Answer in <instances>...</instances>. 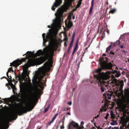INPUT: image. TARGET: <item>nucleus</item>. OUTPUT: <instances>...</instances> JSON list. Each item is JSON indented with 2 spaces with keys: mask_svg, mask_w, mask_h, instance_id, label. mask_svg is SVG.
Instances as JSON below:
<instances>
[{
  "mask_svg": "<svg viewBox=\"0 0 129 129\" xmlns=\"http://www.w3.org/2000/svg\"><path fill=\"white\" fill-rule=\"evenodd\" d=\"M29 93V94H27L25 98L26 101L25 106H22V108H20L13 112L11 114L10 117L6 119L4 117H0V129H4L7 122H8L12 120H16L17 118V115L21 116L24 113H26L33 110L35 106L33 104L34 100L40 94V92L38 90H36L35 93H33L31 91Z\"/></svg>",
  "mask_w": 129,
  "mask_h": 129,
  "instance_id": "obj_1",
  "label": "nucleus"
},
{
  "mask_svg": "<svg viewBox=\"0 0 129 129\" xmlns=\"http://www.w3.org/2000/svg\"><path fill=\"white\" fill-rule=\"evenodd\" d=\"M99 67L95 69V72L97 74L94 75V77L96 80L95 84L97 83L99 86H101V92L104 91L105 86V73H101L102 70L105 69V58L103 56L100 57L98 60Z\"/></svg>",
  "mask_w": 129,
  "mask_h": 129,
  "instance_id": "obj_2",
  "label": "nucleus"
},
{
  "mask_svg": "<svg viewBox=\"0 0 129 129\" xmlns=\"http://www.w3.org/2000/svg\"><path fill=\"white\" fill-rule=\"evenodd\" d=\"M48 63L47 62L45 63L44 65L45 67H43L40 68L38 73L35 75L34 78L32 80V81L34 82V81H37V79H38L39 82L38 84V85L39 87L43 90L44 88V86H46V84H43V83L41 82V81H44L43 83H46L47 80L46 78H45V80H42L43 77L46 76V67L47 66Z\"/></svg>",
  "mask_w": 129,
  "mask_h": 129,
  "instance_id": "obj_3",
  "label": "nucleus"
},
{
  "mask_svg": "<svg viewBox=\"0 0 129 129\" xmlns=\"http://www.w3.org/2000/svg\"><path fill=\"white\" fill-rule=\"evenodd\" d=\"M55 47L52 46L50 48L49 51V52H46L44 56H41L40 58L36 59H30L28 60V63L30 65L34 64L36 62H38L40 64L43 63L45 61L52 57L55 51H56Z\"/></svg>",
  "mask_w": 129,
  "mask_h": 129,
  "instance_id": "obj_4",
  "label": "nucleus"
},
{
  "mask_svg": "<svg viewBox=\"0 0 129 129\" xmlns=\"http://www.w3.org/2000/svg\"><path fill=\"white\" fill-rule=\"evenodd\" d=\"M115 73V77H118L121 75L120 72L119 71H117L115 70L113 71H107L105 72V83L110 84L112 83L113 81L111 80L115 78L114 76L112 74Z\"/></svg>",
  "mask_w": 129,
  "mask_h": 129,
  "instance_id": "obj_5",
  "label": "nucleus"
},
{
  "mask_svg": "<svg viewBox=\"0 0 129 129\" xmlns=\"http://www.w3.org/2000/svg\"><path fill=\"white\" fill-rule=\"evenodd\" d=\"M128 121L127 119L124 116L120 117V122L122 125H120V129H123V127H125L124 129H125L127 127L126 123Z\"/></svg>",
  "mask_w": 129,
  "mask_h": 129,
  "instance_id": "obj_6",
  "label": "nucleus"
},
{
  "mask_svg": "<svg viewBox=\"0 0 129 129\" xmlns=\"http://www.w3.org/2000/svg\"><path fill=\"white\" fill-rule=\"evenodd\" d=\"M27 59L26 58H23L21 60L19 59L18 60L14 61L12 63H11L10 66H13L15 67H17L22 62L25 61V60Z\"/></svg>",
  "mask_w": 129,
  "mask_h": 129,
  "instance_id": "obj_7",
  "label": "nucleus"
},
{
  "mask_svg": "<svg viewBox=\"0 0 129 129\" xmlns=\"http://www.w3.org/2000/svg\"><path fill=\"white\" fill-rule=\"evenodd\" d=\"M46 34L45 33H43L42 35L43 38V45L45 46V43L46 42L50 40L51 37L50 35L47 34L45 37Z\"/></svg>",
  "mask_w": 129,
  "mask_h": 129,
  "instance_id": "obj_8",
  "label": "nucleus"
},
{
  "mask_svg": "<svg viewBox=\"0 0 129 129\" xmlns=\"http://www.w3.org/2000/svg\"><path fill=\"white\" fill-rule=\"evenodd\" d=\"M79 127L78 124L72 122L69 124L67 128L68 129H74V128L78 129Z\"/></svg>",
  "mask_w": 129,
  "mask_h": 129,
  "instance_id": "obj_9",
  "label": "nucleus"
},
{
  "mask_svg": "<svg viewBox=\"0 0 129 129\" xmlns=\"http://www.w3.org/2000/svg\"><path fill=\"white\" fill-rule=\"evenodd\" d=\"M113 66L111 62H107L105 60V71L107 70H110L113 71L112 67Z\"/></svg>",
  "mask_w": 129,
  "mask_h": 129,
  "instance_id": "obj_10",
  "label": "nucleus"
},
{
  "mask_svg": "<svg viewBox=\"0 0 129 129\" xmlns=\"http://www.w3.org/2000/svg\"><path fill=\"white\" fill-rule=\"evenodd\" d=\"M103 101L102 102V103H104V104L103 106H102V108L100 109V111L101 112L105 111V101H104L105 100V93L103 94Z\"/></svg>",
  "mask_w": 129,
  "mask_h": 129,
  "instance_id": "obj_11",
  "label": "nucleus"
},
{
  "mask_svg": "<svg viewBox=\"0 0 129 129\" xmlns=\"http://www.w3.org/2000/svg\"><path fill=\"white\" fill-rule=\"evenodd\" d=\"M65 23L66 27L68 28H71L73 25V23L70 20H69L67 23L66 20L65 21Z\"/></svg>",
  "mask_w": 129,
  "mask_h": 129,
  "instance_id": "obj_12",
  "label": "nucleus"
},
{
  "mask_svg": "<svg viewBox=\"0 0 129 129\" xmlns=\"http://www.w3.org/2000/svg\"><path fill=\"white\" fill-rule=\"evenodd\" d=\"M55 2L54 3L53 6L52 7L51 9L53 11H54L55 9V8H54V7H57L59 5V3L58 1H57V0H55Z\"/></svg>",
  "mask_w": 129,
  "mask_h": 129,
  "instance_id": "obj_13",
  "label": "nucleus"
},
{
  "mask_svg": "<svg viewBox=\"0 0 129 129\" xmlns=\"http://www.w3.org/2000/svg\"><path fill=\"white\" fill-rule=\"evenodd\" d=\"M43 53V51L41 50H39L37 51V52L35 54V56L37 57V56H40L41 55H42Z\"/></svg>",
  "mask_w": 129,
  "mask_h": 129,
  "instance_id": "obj_14",
  "label": "nucleus"
},
{
  "mask_svg": "<svg viewBox=\"0 0 129 129\" xmlns=\"http://www.w3.org/2000/svg\"><path fill=\"white\" fill-rule=\"evenodd\" d=\"M10 85V86L12 89L13 92L14 94H15L16 90V88L15 86L12 83H11Z\"/></svg>",
  "mask_w": 129,
  "mask_h": 129,
  "instance_id": "obj_15",
  "label": "nucleus"
},
{
  "mask_svg": "<svg viewBox=\"0 0 129 129\" xmlns=\"http://www.w3.org/2000/svg\"><path fill=\"white\" fill-rule=\"evenodd\" d=\"M94 0H92L91 2V6L89 11V14H91L92 11V10L94 5Z\"/></svg>",
  "mask_w": 129,
  "mask_h": 129,
  "instance_id": "obj_16",
  "label": "nucleus"
},
{
  "mask_svg": "<svg viewBox=\"0 0 129 129\" xmlns=\"http://www.w3.org/2000/svg\"><path fill=\"white\" fill-rule=\"evenodd\" d=\"M106 95H107L108 96H111V93L109 94V93H108L106 92H105V96ZM106 96H105V107L106 106V105H107V101H108V100L106 98Z\"/></svg>",
  "mask_w": 129,
  "mask_h": 129,
  "instance_id": "obj_17",
  "label": "nucleus"
},
{
  "mask_svg": "<svg viewBox=\"0 0 129 129\" xmlns=\"http://www.w3.org/2000/svg\"><path fill=\"white\" fill-rule=\"evenodd\" d=\"M20 93H19V94L20 95V96L21 97L23 96L24 93V90L23 89V88L21 89V88H20Z\"/></svg>",
  "mask_w": 129,
  "mask_h": 129,
  "instance_id": "obj_18",
  "label": "nucleus"
},
{
  "mask_svg": "<svg viewBox=\"0 0 129 129\" xmlns=\"http://www.w3.org/2000/svg\"><path fill=\"white\" fill-rule=\"evenodd\" d=\"M27 55H26V56H27V57L28 58H29L31 56V54L33 53V52L32 53L30 51H28L27 52Z\"/></svg>",
  "mask_w": 129,
  "mask_h": 129,
  "instance_id": "obj_19",
  "label": "nucleus"
},
{
  "mask_svg": "<svg viewBox=\"0 0 129 129\" xmlns=\"http://www.w3.org/2000/svg\"><path fill=\"white\" fill-rule=\"evenodd\" d=\"M79 41L78 40H77V42H76V45H75V47L74 48V50H75V51H76L77 50V47H78V43Z\"/></svg>",
  "mask_w": 129,
  "mask_h": 129,
  "instance_id": "obj_20",
  "label": "nucleus"
},
{
  "mask_svg": "<svg viewBox=\"0 0 129 129\" xmlns=\"http://www.w3.org/2000/svg\"><path fill=\"white\" fill-rule=\"evenodd\" d=\"M11 71L12 72H13V70L12 69V67L10 68H9V69L8 70V71L7 72V73H6V75H7V76H8V73L9 72H10Z\"/></svg>",
  "mask_w": 129,
  "mask_h": 129,
  "instance_id": "obj_21",
  "label": "nucleus"
},
{
  "mask_svg": "<svg viewBox=\"0 0 129 129\" xmlns=\"http://www.w3.org/2000/svg\"><path fill=\"white\" fill-rule=\"evenodd\" d=\"M75 0H68V3L69 5H72V2L74 1Z\"/></svg>",
  "mask_w": 129,
  "mask_h": 129,
  "instance_id": "obj_22",
  "label": "nucleus"
},
{
  "mask_svg": "<svg viewBox=\"0 0 129 129\" xmlns=\"http://www.w3.org/2000/svg\"><path fill=\"white\" fill-rule=\"evenodd\" d=\"M116 11V10L115 9H113L111 10L109 12L110 13L112 14H113L115 13Z\"/></svg>",
  "mask_w": 129,
  "mask_h": 129,
  "instance_id": "obj_23",
  "label": "nucleus"
},
{
  "mask_svg": "<svg viewBox=\"0 0 129 129\" xmlns=\"http://www.w3.org/2000/svg\"><path fill=\"white\" fill-rule=\"evenodd\" d=\"M110 112H111L110 115L111 116V118L112 119H114V118L115 117L114 115V114L113 113V111H111Z\"/></svg>",
  "mask_w": 129,
  "mask_h": 129,
  "instance_id": "obj_24",
  "label": "nucleus"
},
{
  "mask_svg": "<svg viewBox=\"0 0 129 129\" xmlns=\"http://www.w3.org/2000/svg\"><path fill=\"white\" fill-rule=\"evenodd\" d=\"M23 68L25 69L28 68L29 67V64L27 63H26L23 66Z\"/></svg>",
  "mask_w": 129,
  "mask_h": 129,
  "instance_id": "obj_25",
  "label": "nucleus"
},
{
  "mask_svg": "<svg viewBox=\"0 0 129 129\" xmlns=\"http://www.w3.org/2000/svg\"><path fill=\"white\" fill-rule=\"evenodd\" d=\"M111 45H109V47L107 48L106 49V52H108V51H109L110 49L111 48Z\"/></svg>",
  "mask_w": 129,
  "mask_h": 129,
  "instance_id": "obj_26",
  "label": "nucleus"
},
{
  "mask_svg": "<svg viewBox=\"0 0 129 129\" xmlns=\"http://www.w3.org/2000/svg\"><path fill=\"white\" fill-rule=\"evenodd\" d=\"M111 124L112 125H114L116 124V122L115 120H113V121L111 123Z\"/></svg>",
  "mask_w": 129,
  "mask_h": 129,
  "instance_id": "obj_27",
  "label": "nucleus"
},
{
  "mask_svg": "<svg viewBox=\"0 0 129 129\" xmlns=\"http://www.w3.org/2000/svg\"><path fill=\"white\" fill-rule=\"evenodd\" d=\"M81 2H80V1H79L78 2L77 6V8H78L80 6L81 4Z\"/></svg>",
  "mask_w": 129,
  "mask_h": 129,
  "instance_id": "obj_28",
  "label": "nucleus"
},
{
  "mask_svg": "<svg viewBox=\"0 0 129 129\" xmlns=\"http://www.w3.org/2000/svg\"><path fill=\"white\" fill-rule=\"evenodd\" d=\"M57 11H58V13L57 14V16H60V9H58L57 10Z\"/></svg>",
  "mask_w": 129,
  "mask_h": 129,
  "instance_id": "obj_29",
  "label": "nucleus"
},
{
  "mask_svg": "<svg viewBox=\"0 0 129 129\" xmlns=\"http://www.w3.org/2000/svg\"><path fill=\"white\" fill-rule=\"evenodd\" d=\"M49 106H48L46 108H45L44 113H46L48 110L49 109Z\"/></svg>",
  "mask_w": 129,
  "mask_h": 129,
  "instance_id": "obj_30",
  "label": "nucleus"
},
{
  "mask_svg": "<svg viewBox=\"0 0 129 129\" xmlns=\"http://www.w3.org/2000/svg\"><path fill=\"white\" fill-rule=\"evenodd\" d=\"M53 121H54L52 120L48 122L47 124V125H50L53 122Z\"/></svg>",
  "mask_w": 129,
  "mask_h": 129,
  "instance_id": "obj_31",
  "label": "nucleus"
},
{
  "mask_svg": "<svg viewBox=\"0 0 129 129\" xmlns=\"http://www.w3.org/2000/svg\"><path fill=\"white\" fill-rule=\"evenodd\" d=\"M103 33L104 34V35L103 34V33H102V35L101 36V40H103V39L104 38V34H105V33L104 32H103Z\"/></svg>",
  "mask_w": 129,
  "mask_h": 129,
  "instance_id": "obj_32",
  "label": "nucleus"
},
{
  "mask_svg": "<svg viewBox=\"0 0 129 129\" xmlns=\"http://www.w3.org/2000/svg\"><path fill=\"white\" fill-rule=\"evenodd\" d=\"M7 77L9 78V79H10V82H12V77L11 76H9L8 75V76H7Z\"/></svg>",
  "mask_w": 129,
  "mask_h": 129,
  "instance_id": "obj_33",
  "label": "nucleus"
},
{
  "mask_svg": "<svg viewBox=\"0 0 129 129\" xmlns=\"http://www.w3.org/2000/svg\"><path fill=\"white\" fill-rule=\"evenodd\" d=\"M99 116V114H98L96 116L94 117L93 119V121L94 120V119H96V118H98Z\"/></svg>",
  "mask_w": 129,
  "mask_h": 129,
  "instance_id": "obj_34",
  "label": "nucleus"
},
{
  "mask_svg": "<svg viewBox=\"0 0 129 129\" xmlns=\"http://www.w3.org/2000/svg\"><path fill=\"white\" fill-rule=\"evenodd\" d=\"M72 46H70L69 45V47L68 52H69L72 49Z\"/></svg>",
  "mask_w": 129,
  "mask_h": 129,
  "instance_id": "obj_35",
  "label": "nucleus"
},
{
  "mask_svg": "<svg viewBox=\"0 0 129 129\" xmlns=\"http://www.w3.org/2000/svg\"><path fill=\"white\" fill-rule=\"evenodd\" d=\"M115 54V53L114 52H113L112 51H111L110 52V55H113Z\"/></svg>",
  "mask_w": 129,
  "mask_h": 129,
  "instance_id": "obj_36",
  "label": "nucleus"
},
{
  "mask_svg": "<svg viewBox=\"0 0 129 129\" xmlns=\"http://www.w3.org/2000/svg\"><path fill=\"white\" fill-rule=\"evenodd\" d=\"M19 104H20L19 103H17L16 102H15L14 103V105L15 106H18V105H19Z\"/></svg>",
  "mask_w": 129,
  "mask_h": 129,
  "instance_id": "obj_37",
  "label": "nucleus"
},
{
  "mask_svg": "<svg viewBox=\"0 0 129 129\" xmlns=\"http://www.w3.org/2000/svg\"><path fill=\"white\" fill-rule=\"evenodd\" d=\"M11 83V82H10H10H9V83L8 82V83H6V86L7 87V86H8V85H9L10 86Z\"/></svg>",
  "mask_w": 129,
  "mask_h": 129,
  "instance_id": "obj_38",
  "label": "nucleus"
},
{
  "mask_svg": "<svg viewBox=\"0 0 129 129\" xmlns=\"http://www.w3.org/2000/svg\"><path fill=\"white\" fill-rule=\"evenodd\" d=\"M2 100H3L4 101H6V102H8V99H6V98H5L4 99H2Z\"/></svg>",
  "mask_w": 129,
  "mask_h": 129,
  "instance_id": "obj_39",
  "label": "nucleus"
},
{
  "mask_svg": "<svg viewBox=\"0 0 129 129\" xmlns=\"http://www.w3.org/2000/svg\"><path fill=\"white\" fill-rule=\"evenodd\" d=\"M64 41H66L65 42H67V41H68V39H67V37H66L64 38Z\"/></svg>",
  "mask_w": 129,
  "mask_h": 129,
  "instance_id": "obj_40",
  "label": "nucleus"
},
{
  "mask_svg": "<svg viewBox=\"0 0 129 129\" xmlns=\"http://www.w3.org/2000/svg\"><path fill=\"white\" fill-rule=\"evenodd\" d=\"M56 117H55V116H54L53 117L52 120L53 121L56 118Z\"/></svg>",
  "mask_w": 129,
  "mask_h": 129,
  "instance_id": "obj_41",
  "label": "nucleus"
},
{
  "mask_svg": "<svg viewBox=\"0 0 129 129\" xmlns=\"http://www.w3.org/2000/svg\"><path fill=\"white\" fill-rule=\"evenodd\" d=\"M64 125H62V126H60V128L61 129H64Z\"/></svg>",
  "mask_w": 129,
  "mask_h": 129,
  "instance_id": "obj_42",
  "label": "nucleus"
},
{
  "mask_svg": "<svg viewBox=\"0 0 129 129\" xmlns=\"http://www.w3.org/2000/svg\"><path fill=\"white\" fill-rule=\"evenodd\" d=\"M74 38H72V40L70 43H73V42H74Z\"/></svg>",
  "mask_w": 129,
  "mask_h": 129,
  "instance_id": "obj_43",
  "label": "nucleus"
},
{
  "mask_svg": "<svg viewBox=\"0 0 129 129\" xmlns=\"http://www.w3.org/2000/svg\"><path fill=\"white\" fill-rule=\"evenodd\" d=\"M75 51V50H73V52H72V55H73L75 53V51Z\"/></svg>",
  "mask_w": 129,
  "mask_h": 129,
  "instance_id": "obj_44",
  "label": "nucleus"
},
{
  "mask_svg": "<svg viewBox=\"0 0 129 129\" xmlns=\"http://www.w3.org/2000/svg\"><path fill=\"white\" fill-rule=\"evenodd\" d=\"M68 104H69L70 105H71L72 104V102L71 101L70 102H68Z\"/></svg>",
  "mask_w": 129,
  "mask_h": 129,
  "instance_id": "obj_45",
  "label": "nucleus"
},
{
  "mask_svg": "<svg viewBox=\"0 0 129 129\" xmlns=\"http://www.w3.org/2000/svg\"><path fill=\"white\" fill-rule=\"evenodd\" d=\"M75 35V33H74L72 36V38H74V37Z\"/></svg>",
  "mask_w": 129,
  "mask_h": 129,
  "instance_id": "obj_46",
  "label": "nucleus"
},
{
  "mask_svg": "<svg viewBox=\"0 0 129 129\" xmlns=\"http://www.w3.org/2000/svg\"><path fill=\"white\" fill-rule=\"evenodd\" d=\"M105 31H106V30H105ZM106 32L108 34H109V30H108L107 29V31H106Z\"/></svg>",
  "mask_w": 129,
  "mask_h": 129,
  "instance_id": "obj_47",
  "label": "nucleus"
},
{
  "mask_svg": "<svg viewBox=\"0 0 129 129\" xmlns=\"http://www.w3.org/2000/svg\"><path fill=\"white\" fill-rule=\"evenodd\" d=\"M124 91L126 92H128V90L127 89H125Z\"/></svg>",
  "mask_w": 129,
  "mask_h": 129,
  "instance_id": "obj_48",
  "label": "nucleus"
},
{
  "mask_svg": "<svg viewBox=\"0 0 129 129\" xmlns=\"http://www.w3.org/2000/svg\"><path fill=\"white\" fill-rule=\"evenodd\" d=\"M5 79H6V80H7V81H8V82L9 83L10 81L6 77H5Z\"/></svg>",
  "mask_w": 129,
  "mask_h": 129,
  "instance_id": "obj_49",
  "label": "nucleus"
},
{
  "mask_svg": "<svg viewBox=\"0 0 129 129\" xmlns=\"http://www.w3.org/2000/svg\"><path fill=\"white\" fill-rule=\"evenodd\" d=\"M5 79H6V80H7V81H8V82L9 83L10 81L6 77H5Z\"/></svg>",
  "mask_w": 129,
  "mask_h": 129,
  "instance_id": "obj_50",
  "label": "nucleus"
},
{
  "mask_svg": "<svg viewBox=\"0 0 129 129\" xmlns=\"http://www.w3.org/2000/svg\"><path fill=\"white\" fill-rule=\"evenodd\" d=\"M107 98L108 99L110 100V99H111V96H108V98Z\"/></svg>",
  "mask_w": 129,
  "mask_h": 129,
  "instance_id": "obj_51",
  "label": "nucleus"
},
{
  "mask_svg": "<svg viewBox=\"0 0 129 129\" xmlns=\"http://www.w3.org/2000/svg\"><path fill=\"white\" fill-rule=\"evenodd\" d=\"M85 53H86V50H85L84 53H83V55H82V58L84 56V54Z\"/></svg>",
  "mask_w": 129,
  "mask_h": 129,
  "instance_id": "obj_52",
  "label": "nucleus"
},
{
  "mask_svg": "<svg viewBox=\"0 0 129 129\" xmlns=\"http://www.w3.org/2000/svg\"><path fill=\"white\" fill-rule=\"evenodd\" d=\"M14 74L15 75V76L16 77V78L17 77V75L16 74L15 72H14Z\"/></svg>",
  "mask_w": 129,
  "mask_h": 129,
  "instance_id": "obj_53",
  "label": "nucleus"
},
{
  "mask_svg": "<svg viewBox=\"0 0 129 129\" xmlns=\"http://www.w3.org/2000/svg\"><path fill=\"white\" fill-rule=\"evenodd\" d=\"M77 10V9H76V8H75V9H73V10H72V11H76Z\"/></svg>",
  "mask_w": 129,
  "mask_h": 129,
  "instance_id": "obj_54",
  "label": "nucleus"
},
{
  "mask_svg": "<svg viewBox=\"0 0 129 129\" xmlns=\"http://www.w3.org/2000/svg\"><path fill=\"white\" fill-rule=\"evenodd\" d=\"M123 46L122 45H121L120 46V47L121 48H123Z\"/></svg>",
  "mask_w": 129,
  "mask_h": 129,
  "instance_id": "obj_55",
  "label": "nucleus"
},
{
  "mask_svg": "<svg viewBox=\"0 0 129 129\" xmlns=\"http://www.w3.org/2000/svg\"><path fill=\"white\" fill-rule=\"evenodd\" d=\"M73 43H70V45L72 46Z\"/></svg>",
  "mask_w": 129,
  "mask_h": 129,
  "instance_id": "obj_56",
  "label": "nucleus"
},
{
  "mask_svg": "<svg viewBox=\"0 0 129 129\" xmlns=\"http://www.w3.org/2000/svg\"><path fill=\"white\" fill-rule=\"evenodd\" d=\"M7 87L8 88V90H10V89H11L10 88V87L9 86H7Z\"/></svg>",
  "mask_w": 129,
  "mask_h": 129,
  "instance_id": "obj_57",
  "label": "nucleus"
},
{
  "mask_svg": "<svg viewBox=\"0 0 129 129\" xmlns=\"http://www.w3.org/2000/svg\"><path fill=\"white\" fill-rule=\"evenodd\" d=\"M67 114L69 115H71V114L70 113V112H68L67 113Z\"/></svg>",
  "mask_w": 129,
  "mask_h": 129,
  "instance_id": "obj_58",
  "label": "nucleus"
},
{
  "mask_svg": "<svg viewBox=\"0 0 129 129\" xmlns=\"http://www.w3.org/2000/svg\"><path fill=\"white\" fill-rule=\"evenodd\" d=\"M58 114L57 113H56L55 114V115L54 116H55V117H56V116L58 115Z\"/></svg>",
  "mask_w": 129,
  "mask_h": 129,
  "instance_id": "obj_59",
  "label": "nucleus"
},
{
  "mask_svg": "<svg viewBox=\"0 0 129 129\" xmlns=\"http://www.w3.org/2000/svg\"><path fill=\"white\" fill-rule=\"evenodd\" d=\"M81 124H84V123H83V122L82 121H81Z\"/></svg>",
  "mask_w": 129,
  "mask_h": 129,
  "instance_id": "obj_60",
  "label": "nucleus"
},
{
  "mask_svg": "<svg viewBox=\"0 0 129 129\" xmlns=\"http://www.w3.org/2000/svg\"><path fill=\"white\" fill-rule=\"evenodd\" d=\"M62 122V125H64V121H63Z\"/></svg>",
  "mask_w": 129,
  "mask_h": 129,
  "instance_id": "obj_61",
  "label": "nucleus"
},
{
  "mask_svg": "<svg viewBox=\"0 0 129 129\" xmlns=\"http://www.w3.org/2000/svg\"><path fill=\"white\" fill-rule=\"evenodd\" d=\"M5 77H2L1 78V79H2L3 78H5Z\"/></svg>",
  "mask_w": 129,
  "mask_h": 129,
  "instance_id": "obj_62",
  "label": "nucleus"
},
{
  "mask_svg": "<svg viewBox=\"0 0 129 129\" xmlns=\"http://www.w3.org/2000/svg\"><path fill=\"white\" fill-rule=\"evenodd\" d=\"M66 42H65L64 43V45L65 46H66Z\"/></svg>",
  "mask_w": 129,
  "mask_h": 129,
  "instance_id": "obj_63",
  "label": "nucleus"
},
{
  "mask_svg": "<svg viewBox=\"0 0 129 129\" xmlns=\"http://www.w3.org/2000/svg\"><path fill=\"white\" fill-rule=\"evenodd\" d=\"M75 16H73V19H75Z\"/></svg>",
  "mask_w": 129,
  "mask_h": 129,
  "instance_id": "obj_64",
  "label": "nucleus"
}]
</instances>
